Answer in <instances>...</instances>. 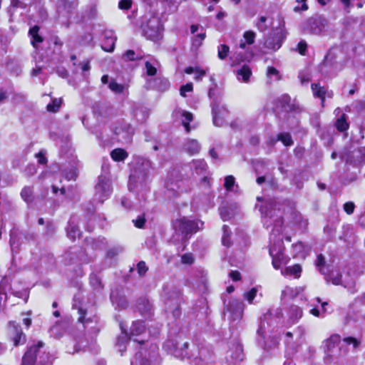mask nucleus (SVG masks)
<instances>
[{
	"mask_svg": "<svg viewBox=\"0 0 365 365\" xmlns=\"http://www.w3.org/2000/svg\"><path fill=\"white\" fill-rule=\"evenodd\" d=\"M282 205L276 200H267L264 205L260 208L263 217L272 218L274 220V228L270 235L269 255L272 258V265L274 269H279L282 264L288 262L289 257L284 253V247L282 241L284 228L282 227Z\"/></svg>",
	"mask_w": 365,
	"mask_h": 365,
	"instance_id": "obj_1",
	"label": "nucleus"
},
{
	"mask_svg": "<svg viewBox=\"0 0 365 365\" xmlns=\"http://www.w3.org/2000/svg\"><path fill=\"white\" fill-rule=\"evenodd\" d=\"M152 170L151 162L145 158H138L135 160L129 178L128 187L130 190L145 185Z\"/></svg>",
	"mask_w": 365,
	"mask_h": 365,
	"instance_id": "obj_2",
	"label": "nucleus"
},
{
	"mask_svg": "<svg viewBox=\"0 0 365 365\" xmlns=\"http://www.w3.org/2000/svg\"><path fill=\"white\" fill-rule=\"evenodd\" d=\"M162 299L166 312L172 313L174 317H178L180 315V292L175 287H165L163 289Z\"/></svg>",
	"mask_w": 365,
	"mask_h": 365,
	"instance_id": "obj_3",
	"label": "nucleus"
},
{
	"mask_svg": "<svg viewBox=\"0 0 365 365\" xmlns=\"http://www.w3.org/2000/svg\"><path fill=\"white\" fill-rule=\"evenodd\" d=\"M203 225V222L200 220L195 221L182 217L175 220L174 227L176 230L181 232L185 235H187L202 230Z\"/></svg>",
	"mask_w": 365,
	"mask_h": 365,
	"instance_id": "obj_4",
	"label": "nucleus"
},
{
	"mask_svg": "<svg viewBox=\"0 0 365 365\" xmlns=\"http://www.w3.org/2000/svg\"><path fill=\"white\" fill-rule=\"evenodd\" d=\"M112 192L110 180L106 176H100L96 185L95 197L100 202L107 200Z\"/></svg>",
	"mask_w": 365,
	"mask_h": 365,
	"instance_id": "obj_5",
	"label": "nucleus"
},
{
	"mask_svg": "<svg viewBox=\"0 0 365 365\" xmlns=\"http://www.w3.org/2000/svg\"><path fill=\"white\" fill-rule=\"evenodd\" d=\"M144 35L153 41H158L161 38V29L158 18L152 17L146 25L143 26Z\"/></svg>",
	"mask_w": 365,
	"mask_h": 365,
	"instance_id": "obj_6",
	"label": "nucleus"
},
{
	"mask_svg": "<svg viewBox=\"0 0 365 365\" xmlns=\"http://www.w3.org/2000/svg\"><path fill=\"white\" fill-rule=\"evenodd\" d=\"M8 334L15 346L24 344L26 342V335L22 331L21 327L15 322H9Z\"/></svg>",
	"mask_w": 365,
	"mask_h": 365,
	"instance_id": "obj_7",
	"label": "nucleus"
},
{
	"mask_svg": "<svg viewBox=\"0 0 365 365\" xmlns=\"http://www.w3.org/2000/svg\"><path fill=\"white\" fill-rule=\"evenodd\" d=\"M245 304L238 299L231 301L227 307L229 319L231 321H237L242 317Z\"/></svg>",
	"mask_w": 365,
	"mask_h": 365,
	"instance_id": "obj_8",
	"label": "nucleus"
},
{
	"mask_svg": "<svg viewBox=\"0 0 365 365\" xmlns=\"http://www.w3.org/2000/svg\"><path fill=\"white\" fill-rule=\"evenodd\" d=\"M43 343L38 341L37 344L31 346L22 358V365H34L38 349L43 347Z\"/></svg>",
	"mask_w": 365,
	"mask_h": 365,
	"instance_id": "obj_9",
	"label": "nucleus"
},
{
	"mask_svg": "<svg viewBox=\"0 0 365 365\" xmlns=\"http://www.w3.org/2000/svg\"><path fill=\"white\" fill-rule=\"evenodd\" d=\"M212 113L214 125L217 127L223 126L229 115L227 110L223 107L217 106L212 108Z\"/></svg>",
	"mask_w": 365,
	"mask_h": 365,
	"instance_id": "obj_10",
	"label": "nucleus"
},
{
	"mask_svg": "<svg viewBox=\"0 0 365 365\" xmlns=\"http://www.w3.org/2000/svg\"><path fill=\"white\" fill-rule=\"evenodd\" d=\"M173 115L175 118H180L182 120V124L184 126L185 130L188 133L190 130L189 123L193 119L192 114L190 112L177 108L173 112Z\"/></svg>",
	"mask_w": 365,
	"mask_h": 365,
	"instance_id": "obj_11",
	"label": "nucleus"
},
{
	"mask_svg": "<svg viewBox=\"0 0 365 365\" xmlns=\"http://www.w3.org/2000/svg\"><path fill=\"white\" fill-rule=\"evenodd\" d=\"M309 247L304 245L302 242H298L292 245V252L294 257L304 259L309 252Z\"/></svg>",
	"mask_w": 365,
	"mask_h": 365,
	"instance_id": "obj_12",
	"label": "nucleus"
},
{
	"mask_svg": "<svg viewBox=\"0 0 365 365\" xmlns=\"http://www.w3.org/2000/svg\"><path fill=\"white\" fill-rule=\"evenodd\" d=\"M302 267L299 264H297L293 266L287 267L282 269L281 273L284 276H290L294 278H299L301 275Z\"/></svg>",
	"mask_w": 365,
	"mask_h": 365,
	"instance_id": "obj_13",
	"label": "nucleus"
},
{
	"mask_svg": "<svg viewBox=\"0 0 365 365\" xmlns=\"http://www.w3.org/2000/svg\"><path fill=\"white\" fill-rule=\"evenodd\" d=\"M251 76H252V70L247 65H244L241 68H240L237 71V79L240 81H242L244 83H247L249 81Z\"/></svg>",
	"mask_w": 365,
	"mask_h": 365,
	"instance_id": "obj_14",
	"label": "nucleus"
},
{
	"mask_svg": "<svg viewBox=\"0 0 365 365\" xmlns=\"http://www.w3.org/2000/svg\"><path fill=\"white\" fill-rule=\"evenodd\" d=\"M184 149L190 155H195L200 152V145L196 140H188L184 145Z\"/></svg>",
	"mask_w": 365,
	"mask_h": 365,
	"instance_id": "obj_15",
	"label": "nucleus"
},
{
	"mask_svg": "<svg viewBox=\"0 0 365 365\" xmlns=\"http://www.w3.org/2000/svg\"><path fill=\"white\" fill-rule=\"evenodd\" d=\"M340 341V336L333 334L329 339L324 341V347L328 351H331Z\"/></svg>",
	"mask_w": 365,
	"mask_h": 365,
	"instance_id": "obj_16",
	"label": "nucleus"
},
{
	"mask_svg": "<svg viewBox=\"0 0 365 365\" xmlns=\"http://www.w3.org/2000/svg\"><path fill=\"white\" fill-rule=\"evenodd\" d=\"M269 318V314H264L263 319H261L260 325L257 329V334L262 339H264L267 334V329L269 327L267 320Z\"/></svg>",
	"mask_w": 365,
	"mask_h": 365,
	"instance_id": "obj_17",
	"label": "nucleus"
},
{
	"mask_svg": "<svg viewBox=\"0 0 365 365\" xmlns=\"http://www.w3.org/2000/svg\"><path fill=\"white\" fill-rule=\"evenodd\" d=\"M128 155L127 152L122 148L114 149L110 153V156L114 161H123Z\"/></svg>",
	"mask_w": 365,
	"mask_h": 365,
	"instance_id": "obj_18",
	"label": "nucleus"
},
{
	"mask_svg": "<svg viewBox=\"0 0 365 365\" xmlns=\"http://www.w3.org/2000/svg\"><path fill=\"white\" fill-rule=\"evenodd\" d=\"M302 317V311L297 306H292L289 310V319L292 323H296Z\"/></svg>",
	"mask_w": 365,
	"mask_h": 365,
	"instance_id": "obj_19",
	"label": "nucleus"
},
{
	"mask_svg": "<svg viewBox=\"0 0 365 365\" xmlns=\"http://www.w3.org/2000/svg\"><path fill=\"white\" fill-rule=\"evenodd\" d=\"M145 331V325L143 322L137 321L133 323L130 327V334L132 336H139Z\"/></svg>",
	"mask_w": 365,
	"mask_h": 365,
	"instance_id": "obj_20",
	"label": "nucleus"
},
{
	"mask_svg": "<svg viewBox=\"0 0 365 365\" xmlns=\"http://www.w3.org/2000/svg\"><path fill=\"white\" fill-rule=\"evenodd\" d=\"M34 188L31 186L24 187L21 192V197L22 199L26 202H30L33 201L34 199Z\"/></svg>",
	"mask_w": 365,
	"mask_h": 365,
	"instance_id": "obj_21",
	"label": "nucleus"
},
{
	"mask_svg": "<svg viewBox=\"0 0 365 365\" xmlns=\"http://www.w3.org/2000/svg\"><path fill=\"white\" fill-rule=\"evenodd\" d=\"M312 89L314 96L322 99L323 102L326 94V88L324 87L320 86L318 83H312Z\"/></svg>",
	"mask_w": 365,
	"mask_h": 365,
	"instance_id": "obj_22",
	"label": "nucleus"
},
{
	"mask_svg": "<svg viewBox=\"0 0 365 365\" xmlns=\"http://www.w3.org/2000/svg\"><path fill=\"white\" fill-rule=\"evenodd\" d=\"M130 365H150V362L143 358V353L139 351L135 354L133 359H131Z\"/></svg>",
	"mask_w": 365,
	"mask_h": 365,
	"instance_id": "obj_23",
	"label": "nucleus"
},
{
	"mask_svg": "<svg viewBox=\"0 0 365 365\" xmlns=\"http://www.w3.org/2000/svg\"><path fill=\"white\" fill-rule=\"evenodd\" d=\"M206 36V33L203 27H201V30L197 33L192 38V45L193 46L198 48L202 43L205 38Z\"/></svg>",
	"mask_w": 365,
	"mask_h": 365,
	"instance_id": "obj_24",
	"label": "nucleus"
},
{
	"mask_svg": "<svg viewBox=\"0 0 365 365\" xmlns=\"http://www.w3.org/2000/svg\"><path fill=\"white\" fill-rule=\"evenodd\" d=\"M222 243L224 246L229 247L231 245V241H230V235L231 231L228 226L224 225L222 227Z\"/></svg>",
	"mask_w": 365,
	"mask_h": 365,
	"instance_id": "obj_25",
	"label": "nucleus"
},
{
	"mask_svg": "<svg viewBox=\"0 0 365 365\" xmlns=\"http://www.w3.org/2000/svg\"><path fill=\"white\" fill-rule=\"evenodd\" d=\"M335 125L337 130L341 132L345 131L349 128V124L346 122L345 114H342L341 117L336 120Z\"/></svg>",
	"mask_w": 365,
	"mask_h": 365,
	"instance_id": "obj_26",
	"label": "nucleus"
},
{
	"mask_svg": "<svg viewBox=\"0 0 365 365\" xmlns=\"http://www.w3.org/2000/svg\"><path fill=\"white\" fill-rule=\"evenodd\" d=\"M61 103V98H53L52 99L51 103L47 105L46 109L48 112L56 113L59 110Z\"/></svg>",
	"mask_w": 365,
	"mask_h": 365,
	"instance_id": "obj_27",
	"label": "nucleus"
},
{
	"mask_svg": "<svg viewBox=\"0 0 365 365\" xmlns=\"http://www.w3.org/2000/svg\"><path fill=\"white\" fill-rule=\"evenodd\" d=\"M265 47L271 49L272 51L278 50L281 46L282 43L279 40H275L274 38L267 39L264 43Z\"/></svg>",
	"mask_w": 365,
	"mask_h": 365,
	"instance_id": "obj_28",
	"label": "nucleus"
},
{
	"mask_svg": "<svg viewBox=\"0 0 365 365\" xmlns=\"http://www.w3.org/2000/svg\"><path fill=\"white\" fill-rule=\"evenodd\" d=\"M277 140L281 141L285 146H290L293 144V140L289 133H282L277 135Z\"/></svg>",
	"mask_w": 365,
	"mask_h": 365,
	"instance_id": "obj_29",
	"label": "nucleus"
},
{
	"mask_svg": "<svg viewBox=\"0 0 365 365\" xmlns=\"http://www.w3.org/2000/svg\"><path fill=\"white\" fill-rule=\"evenodd\" d=\"M38 30L39 28L37 26H34L29 30V34L33 38L32 44L34 46H35V43H41L43 41V38L38 34Z\"/></svg>",
	"mask_w": 365,
	"mask_h": 365,
	"instance_id": "obj_30",
	"label": "nucleus"
},
{
	"mask_svg": "<svg viewBox=\"0 0 365 365\" xmlns=\"http://www.w3.org/2000/svg\"><path fill=\"white\" fill-rule=\"evenodd\" d=\"M230 52V48L225 44H220L217 48V56L221 60L225 59Z\"/></svg>",
	"mask_w": 365,
	"mask_h": 365,
	"instance_id": "obj_31",
	"label": "nucleus"
},
{
	"mask_svg": "<svg viewBox=\"0 0 365 365\" xmlns=\"http://www.w3.org/2000/svg\"><path fill=\"white\" fill-rule=\"evenodd\" d=\"M67 232H68V236L73 240L76 237H79L80 235H81L78 227L76 225H69Z\"/></svg>",
	"mask_w": 365,
	"mask_h": 365,
	"instance_id": "obj_32",
	"label": "nucleus"
},
{
	"mask_svg": "<svg viewBox=\"0 0 365 365\" xmlns=\"http://www.w3.org/2000/svg\"><path fill=\"white\" fill-rule=\"evenodd\" d=\"M257 288L253 287L250 291L245 292L243 294V297L250 304H252L254 299L257 296Z\"/></svg>",
	"mask_w": 365,
	"mask_h": 365,
	"instance_id": "obj_33",
	"label": "nucleus"
},
{
	"mask_svg": "<svg viewBox=\"0 0 365 365\" xmlns=\"http://www.w3.org/2000/svg\"><path fill=\"white\" fill-rule=\"evenodd\" d=\"M235 184V179L233 175H227L225 178L224 187L227 191H232Z\"/></svg>",
	"mask_w": 365,
	"mask_h": 365,
	"instance_id": "obj_34",
	"label": "nucleus"
},
{
	"mask_svg": "<svg viewBox=\"0 0 365 365\" xmlns=\"http://www.w3.org/2000/svg\"><path fill=\"white\" fill-rule=\"evenodd\" d=\"M325 264V258L322 255H319L317 256L316 265L319 269V271L322 273L323 274H327V272L325 271L324 268Z\"/></svg>",
	"mask_w": 365,
	"mask_h": 365,
	"instance_id": "obj_35",
	"label": "nucleus"
},
{
	"mask_svg": "<svg viewBox=\"0 0 365 365\" xmlns=\"http://www.w3.org/2000/svg\"><path fill=\"white\" fill-rule=\"evenodd\" d=\"M6 281L2 279L0 282V306L4 304L6 300L7 296L5 292V287L6 285Z\"/></svg>",
	"mask_w": 365,
	"mask_h": 365,
	"instance_id": "obj_36",
	"label": "nucleus"
},
{
	"mask_svg": "<svg viewBox=\"0 0 365 365\" xmlns=\"http://www.w3.org/2000/svg\"><path fill=\"white\" fill-rule=\"evenodd\" d=\"M109 88L115 93H121L124 91L125 86L122 84H119L115 81H111L109 83Z\"/></svg>",
	"mask_w": 365,
	"mask_h": 365,
	"instance_id": "obj_37",
	"label": "nucleus"
},
{
	"mask_svg": "<svg viewBox=\"0 0 365 365\" xmlns=\"http://www.w3.org/2000/svg\"><path fill=\"white\" fill-rule=\"evenodd\" d=\"M256 34L252 31H247L243 34L244 41L248 44L254 43Z\"/></svg>",
	"mask_w": 365,
	"mask_h": 365,
	"instance_id": "obj_38",
	"label": "nucleus"
},
{
	"mask_svg": "<svg viewBox=\"0 0 365 365\" xmlns=\"http://www.w3.org/2000/svg\"><path fill=\"white\" fill-rule=\"evenodd\" d=\"M231 59L232 61V66H233L245 61V57L241 52H235L231 57Z\"/></svg>",
	"mask_w": 365,
	"mask_h": 365,
	"instance_id": "obj_39",
	"label": "nucleus"
},
{
	"mask_svg": "<svg viewBox=\"0 0 365 365\" xmlns=\"http://www.w3.org/2000/svg\"><path fill=\"white\" fill-rule=\"evenodd\" d=\"M267 76L268 78H272L273 76L275 77V80H279L280 76L279 71L272 66H269L267 70Z\"/></svg>",
	"mask_w": 365,
	"mask_h": 365,
	"instance_id": "obj_40",
	"label": "nucleus"
},
{
	"mask_svg": "<svg viewBox=\"0 0 365 365\" xmlns=\"http://www.w3.org/2000/svg\"><path fill=\"white\" fill-rule=\"evenodd\" d=\"M193 90V86L192 83H187L183 85L180 88V93L182 97H186L187 92H191Z\"/></svg>",
	"mask_w": 365,
	"mask_h": 365,
	"instance_id": "obj_41",
	"label": "nucleus"
},
{
	"mask_svg": "<svg viewBox=\"0 0 365 365\" xmlns=\"http://www.w3.org/2000/svg\"><path fill=\"white\" fill-rule=\"evenodd\" d=\"M137 270L140 276H143L148 270V267H147L145 262L140 261L137 264Z\"/></svg>",
	"mask_w": 365,
	"mask_h": 365,
	"instance_id": "obj_42",
	"label": "nucleus"
},
{
	"mask_svg": "<svg viewBox=\"0 0 365 365\" xmlns=\"http://www.w3.org/2000/svg\"><path fill=\"white\" fill-rule=\"evenodd\" d=\"M63 175L68 180H75L77 175L76 170L72 167L68 171L66 170Z\"/></svg>",
	"mask_w": 365,
	"mask_h": 365,
	"instance_id": "obj_43",
	"label": "nucleus"
},
{
	"mask_svg": "<svg viewBox=\"0 0 365 365\" xmlns=\"http://www.w3.org/2000/svg\"><path fill=\"white\" fill-rule=\"evenodd\" d=\"M124 56L129 61H135L142 58L141 56L136 55L133 50H128L125 51Z\"/></svg>",
	"mask_w": 365,
	"mask_h": 365,
	"instance_id": "obj_44",
	"label": "nucleus"
},
{
	"mask_svg": "<svg viewBox=\"0 0 365 365\" xmlns=\"http://www.w3.org/2000/svg\"><path fill=\"white\" fill-rule=\"evenodd\" d=\"M181 262L185 264H191L194 262V257L192 254L186 253L181 257Z\"/></svg>",
	"mask_w": 365,
	"mask_h": 365,
	"instance_id": "obj_45",
	"label": "nucleus"
},
{
	"mask_svg": "<svg viewBox=\"0 0 365 365\" xmlns=\"http://www.w3.org/2000/svg\"><path fill=\"white\" fill-rule=\"evenodd\" d=\"M142 304L144 306V307H141V304L140 303L138 305V309L142 312H149L152 309L151 304L146 299L142 300Z\"/></svg>",
	"mask_w": 365,
	"mask_h": 365,
	"instance_id": "obj_46",
	"label": "nucleus"
},
{
	"mask_svg": "<svg viewBox=\"0 0 365 365\" xmlns=\"http://www.w3.org/2000/svg\"><path fill=\"white\" fill-rule=\"evenodd\" d=\"M145 68H146V73L148 76H155L157 73V69L155 66L152 65L151 63L149 61H147L145 63Z\"/></svg>",
	"mask_w": 365,
	"mask_h": 365,
	"instance_id": "obj_47",
	"label": "nucleus"
},
{
	"mask_svg": "<svg viewBox=\"0 0 365 365\" xmlns=\"http://www.w3.org/2000/svg\"><path fill=\"white\" fill-rule=\"evenodd\" d=\"M230 210L231 209L228 207H223L220 209V215L224 221L228 220L231 217L230 215Z\"/></svg>",
	"mask_w": 365,
	"mask_h": 365,
	"instance_id": "obj_48",
	"label": "nucleus"
},
{
	"mask_svg": "<svg viewBox=\"0 0 365 365\" xmlns=\"http://www.w3.org/2000/svg\"><path fill=\"white\" fill-rule=\"evenodd\" d=\"M267 21V18L265 16H261L259 19V21L256 24L257 29L261 31H264L267 29V26L265 25V22Z\"/></svg>",
	"mask_w": 365,
	"mask_h": 365,
	"instance_id": "obj_49",
	"label": "nucleus"
},
{
	"mask_svg": "<svg viewBox=\"0 0 365 365\" xmlns=\"http://www.w3.org/2000/svg\"><path fill=\"white\" fill-rule=\"evenodd\" d=\"M108 46H102V48L106 51L111 52L114 49L115 38L110 37V38H108Z\"/></svg>",
	"mask_w": 365,
	"mask_h": 365,
	"instance_id": "obj_50",
	"label": "nucleus"
},
{
	"mask_svg": "<svg viewBox=\"0 0 365 365\" xmlns=\"http://www.w3.org/2000/svg\"><path fill=\"white\" fill-rule=\"evenodd\" d=\"M91 284L96 289L101 288V282L99 278L95 275L91 277Z\"/></svg>",
	"mask_w": 365,
	"mask_h": 365,
	"instance_id": "obj_51",
	"label": "nucleus"
},
{
	"mask_svg": "<svg viewBox=\"0 0 365 365\" xmlns=\"http://www.w3.org/2000/svg\"><path fill=\"white\" fill-rule=\"evenodd\" d=\"M355 205L352 202H347L344 205V211L350 215L354 212Z\"/></svg>",
	"mask_w": 365,
	"mask_h": 365,
	"instance_id": "obj_52",
	"label": "nucleus"
},
{
	"mask_svg": "<svg viewBox=\"0 0 365 365\" xmlns=\"http://www.w3.org/2000/svg\"><path fill=\"white\" fill-rule=\"evenodd\" d=\"M36 157L37 158V159H38V162L40 164H42V165L46 164V163H47V158H46V156H45V152H44V151L41 150L40 152H38V153L36 155Z\"/></svg>",
	"mask_w": 365,
	"mask_h": 365,
	"instance_id": "obj_53",
	"label": "nucleus"
},
{
	"mask_svg": "<svg viewBox=\"0 0 365 365\" xmlns=\"http://www.w3.org/2000/svg\"><path fill=\"white\" fill-rule=\"evenodd\" d=\"M344 341L347 344H352L354 348L358 347L359 345L360 344V341H358L356 338H354V337H346V338H344Z\"/></svg>",
	"mask_w": 365,
	"mask_h": 365,
	"instance_id": "obj_54",
	"label": "nucleus"
},
{
	"mask_svg": "<svg viewBox=\"0 0 365 365\" xmlns=\"http://www.w3.org/2000/svg\"><path fill=\"white\" fill-rule=\"evenodd\" d=\"M131 6V1L130 0H121L118 4V7L120 9L128 10Z\"/></svg>",
	"mask_w": 365,
	"mask_h": 365,
	"instance_id": "obj_55",
	"label": "nucleus"
},
{
	"mask_svg": "<svg viewBox=\"0 0 365 365\" xmlns=\"http://www.w3.org/2000/svg\"><path fill=\"white\" fill-rule=\"evenodd\" d=\"M307 48V43L304 41H301L297 45V51L302 55L305 54Z\"/></svg>",
	"mask_w": 365,
	"mask_h": 365,
	"instance_id": "obj_56",
	"label": "nucleus"
},
{
	"mask_svg": "<svg viewBox=\"0 0 365 365\" xmlns=\"http://www.w3.org/2000/svg\"><path fill=\"white\" fill-rule=\"evenodd\" d=\"M297 2L299 4H302V7L299 8L298 6L294 8L295 11H307L308 9V6L307 4V0H297Z\"/></svg>",
	"mask_w": 365,
	"mask_h": 365,
	"instance_id": "obj_57",
	"label": "nucleus"
},
{
	"mask_svg": "<svg viewBox=\"0 0 365 365\" xmlns=\"http://www.w3.org/2000/svg\"><path fill=\"white\" fill-rule=\"evenodd\" d=\"M205 73H206V72L204 70H201L199 68L196 69L195 80L200 81L202 79V76H204L205 75Z\"/></svg>",
	"mask_w": 365,
	"mask_h": 365,
	"instance_id": "obj_58",
	"label": "nucleus"
},
{
	"mask_svg": "<svg viewBox=\"0 0 365 365\" xmlns=\"http://www.w3.org/2000/svg\"><path fill=\"white\" fill-rule=\"evenodd\" d=\"M135 227L141 228L145 224V219L143 217H139L137 220H133Z\"/></svg>",
	"mask_w": 365,
	"mask_h": 365,
	"instance_id": "obj_59",
	"label": "nucleus"
},
{
	"mask_svg": "<svg viewBox=\"0 0 365 365\" xmlns=\"http://www.w3.org/2000/svg\"><path fill=\"white\" fill-rule=\"evenodd\" d=\"M333 273H331L329 277L331 280L332 283L334 284H339L341 282V274H337L336 277H332Z\"/></svg>",
	"mask_w": 365,
	"mask_h": 365,
	"instance_id": "obj_60",
	"label": "nucleus"
},
{
	"mask_svg": "<svg viewBox=\"0 0 365 365\" xmlns=\"http://www.w3.org/2000/svg\"><path fill=\"white\" fill-rule=\"evenodd\" d=\"M230 277L232 279V280L238 281L240 279V273L237 271H232L230 273Z\"/></svg>",
	"mask_w": 365,
	"mask_h": 365,
	"instance_id": "obj_61",
	"label": "nucleus"
},
{
	"mask_svg": "<svg viewBox=\"0 0 365 365\" xmlns=\"http://www.w3.org/2000/svg\"><path fill=\"white\" fill-rule=\"evenodd\" d=\"M241 355H242V348L240 346H239V345H237L236 346V356H235V359L236 360H242V357Z\"/></svg>",
	"mask_w": 365,
	"mask_h": 365,
	"instance_id": "obj_62",
	"label": "nucleus"
},
{
	"mask_svg": "<svg viewBox=\"0 0 365 365\" xmlns=\"http://www.w3.org/2000/svg\"><path fill=\"white\" fill-rule=\"evenodd\" d=\"M201 26L199 25H192L190 27L191 33L195 34V33L200 31L201 30Z\"/></svg>",
	"mask_w": 365,
	"mask_h": 365,
	"instance_id": "obj_63",
	"label": "nucleus"
},
{
	"mask_svg": "<svg viewBox=\"0 0 365 365\" xmlns=\"http://www.w3.org/2000/svg\"><path fill=\"white\" fill-rule=\"evenodd\" d=\"M7 98L6 91L0 87V103L3 102Z\"/></svg>",
	"mask_w": 365,
	"mask_h": 365,
	"instance_id": "obj_64",
	"label": "nucleus"
}]
</instances>
